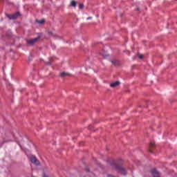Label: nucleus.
<instances>
[{
  "mask_svg": "<svg viewBox=\"0 0 177 177\" xmlns=\"http://www.w3.org/2000/svg\"><path fill=\"white\" fill-rule=\"evenodd\" d=\"M111 62L112 63V64H113V66H120L121 63L120 62V61L117 60V59H111Z\"/></svg>",
  "mask_w": 177,
  "mask_h": 177,
  "instance_id": "6e6552de",
  "label": "nucleus"
},
{
  "mask_svg": "<svg viewBox=\"0 0 177 177\" xmlns=\"http://www.w3.org/2000/svg\"><path fill=\"white\" fill-rule=\"evenodd\" d=\"M29 160L32 164H34V165H36L37 167H39L41 165V162H39V160L37 159V157L32 156L29 158Z\"/></svg>",
  "mask_w": 177,
  "mask_h": 177,
  "instance_id": "7ed1b4c3",
  "label": "nucleus"
},
{
  "mask_svg": "<svg viewBox=\"0 0 177 177\" xmlns=\"http://www.w3.org/2000/svg\"><path fill=\"white\" fill-rule=\"evenodd\" d=\"M59 77H61V78H66V77H71V75L68 73L62 72L60 73Z\"/></svg>",
  "mask_w": 177,
  "mask_h": 177,
  "instance_id": "423d86ee",
  "label": "nucleus"
},
{
  "mask_svg": "<svg viewBox=\"0 0 177 177\" xmlns=\"http://www.w3.org/2000/svg\"><path fill=\"white\" fill-rule=\"evenodd\" d=\"M102 56H103L104 57H106L107 55H102Z\"/></svg>",
  "mask_w": 177,
  "mask_h": 177,
  "instance_id": "6ab92c4d",
  "label": "nucleus"
},
{
  "mask_svg": "<svg viewBox=\"0 0 177 177\" xmlns=\"http://www.w3.org/2000/svg\"><path fill=\"white\" fill-rule=\"evenodd\" d=\"M39 39H41V36H38L35 39L27 40V44L30 45V46H32V45H35V44H37V42H38Z\"/></svg>",
  "mask_w": 177,
  "mask_h": 177,
  "instance_id": "f03ea898",
  "label": "nucleus"
},
{
  "mask_svg": "<svg viewBox=\"0 0 177 177\" xmlns=\"http://www.w3.org/2000/svg\"><path fill=\"white\" fill-rule=\"evenodd\" d=\"M71 6H72L73 8H75L77 6V1H72L71 2Z\"/></svg>",
  "mask_w": 177,
  "mask_h": 177,
  "instance_id": "9b49d317",
  "label": "nucleus"
},
{
  "mask_svg": "<svg viewBox=\"0 0 177 177\" xmlns=\"http://www.w3.org/2000/svg\"><path fill=\"white\" fill-rule=\"evenodd\" d=\"M156 146V144L154 142H151L149 145V149H148V151L149 153H153V151H151V149Z\"/></svg>",
  "mask_w": 177,
  "mask_h": 177,
  "instance_id": "1a4fd4ad",
  "label": "nucleus"
},
{
  "mask_svg": "<svg viewBox=\"0 0 177 177\" xmlns=\"http://www.w3.org/2000/svg\"><path fill=\"white\" fill-rule=\"evenodd\" d=\"M137 10L139 12V10H140V8H137Z\"/></svg>",
  "mask_w": 177,
  "mask_h": 177,
  "instance_id": "a211bd4d",
  "label": "nucleus"
},
{
  "mask_svg": "<svg viewBox=\"0 0 177 177\" xmlns=\"http://www.w3.org/2000/svg\"><path fill=\"white\" fill-rule=\"evenodd\" d=\"M153 177H161V174L156 169L151 170Z\"/></svg>",
  "mask_w": 177,
  "mask_h": 177,
  "instance_id": "39448f33",
  "label": "nucleus"
},
{
  "mask_svg": "<svg viewBox=\"0 0 177 177\" xmlns=\"http://www.w3.org/2000/svg\"><path fill=\"white\" fill-rule=\"evenodd\" d=\"M138 57L139 59H143V55H140L138 53Z\"/></svg>",
  "mask_w": 177,
  "mask_h": 177,
  "instance_id": "ddd939ff",
  "label": "nucleus"
},
{
  "mask_svg": "<svg viewBox=\"0 0 177 177\" xmlns=\"http://www.w3.org/2000/svg\"><path fill=\"white\" fill-rule=\"evenodd\" d=\"M43 177H48V176H46V174H43Z\"/></svg>",
  "mask_w": 177,
  "mask_h": 177,
  "instance_id": "f3484780",
  "label": "nucleus"
},
{
  "mask_svg": "<svg viewBox=\"0 0 177 177\" xmlns=\"http://www.w3.org/2000/svg\"><path fill=\"white\" fill-rule=\"evenodd\" d=\"M113 165L115 166V169L119 174H121L122 175H127V170L122 165H118L115 163H113Z\"/></svg>",
  "mask_w": 177,
  "mask_h": 177,
  "instance_id": "f257e3e1",
  "label": "nucleus"
},
{
  "mask_svg": "<svg viewBox=\"0 0 177 177\" xmlns=\"http://www.w3.org/2000/svg\"><path fill=\"white\" fill-rule=\"evenodd\" d=\"M48 34H53L52 32H49Z\"/></svg>",
  "mask_w": 177,
  "mask_h": 177,
  "instance_id": "aec40b11",
  "label": "nucleus"
},
{
  "mask_svg": "<svg viewBox=\"0 0 177 177\" xmlns=\"http://www.w3.org/2000/svg\"><path fill=\"white\" fill-rule=\"evenodd\" d=\"M6 16L9 19V20H16V19L20 16V12H17L12 15L6 14Z\"/></svg>",
  "mask_w": 177,
  "mask_h": 177,
  "instance_id": "20e7f679",
  "label": "nucleus"
},
{
  "mask_svg": "<svg viewBox=\"0 0 177 177\" xmlns=\"http://www.w3.org/2000/svg\"><path fill=\"white\" fill-rule=\"evenodd\" d=\"M85 171L86 172H91V170L89 169V168H86Z\"/></svg>",
  "mask_w": 177,
  "mask_h": 177,
  "instance_id": "4468645a",
  "label": "nucleus"
},
{
  "mask_svg": "<svg viewBox=\"0 0 177 177\" xmlns=\"http://www.w3.org/2000/svg\"><path fill=\"white\" fill-rule=\"evenodd\" d=\"M120 81H116L115 82L111 83L110 86L111 88H117L120 85Z\"/></svg>",
  "mask_w": 177,
  "mask_h": 177,
  "instance_id": "0eeeda50",
  "label": "nucleus"
},
{
  "mask_svg": "<svg viewBox=\"0 0 177 177\" xmlns=\"http://www.w3.org/2000/svg\"><path fill=\"white\" fill-rule=\"evenodd\" d=\"M91 19H92V17H88L87 18V20H91Z\"/></svg>",
  "mask_w": 177,
  "mask_h": 177,
  "instance_id": "dca6fc26",
  "label": "nucleus"
},
{
  "mask_svg": "<svg viewBox=\"0 0 177 177\" xmlns=\"http://www.w3.org/2000/svg\"><path fill=\"white\" fill-rule=\"evenodd\" d=\"M79 9H84V4H82V3L80 4Z\"/></svg>",
  "mask_w": 177,
  "mask_h": 177,
  "instance_id": "f8f14e48",
  "label": "nucleus"
},
{
  "mask_svg": "<svg viewBox=\"0 0 177 177\" xmlns=\"http://www.w3.org/2000/svg\"><path fill=\"white\" fill-rule=\"evenodd\" d=\"M46 64L47 65V66H50V62H46Z\"/></svg>",
  "mask_w": 177,
  "mask_h": 177,
  "instance_id": "2eb2a0df",
  "label": "nucleus"
},
{
  "mask_svg": "<svg viewBox=\"0 0 177 177\" xmlns=\"http://www.w3.org/2000/svg\"><path fill=\"white\" fill-rule=\"evenodd\" d=\"M36 23H37V24H44V23H45V19H41V20L36 19Z\"/></svg>",
  "mask_w": 177,
  "mask_h": 177,
  "instance_id": "9d476101",
  "label": "nucleus"
}]
</instances>
